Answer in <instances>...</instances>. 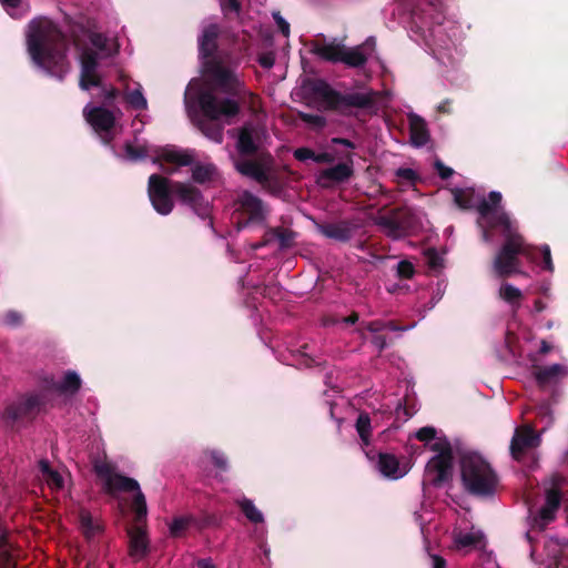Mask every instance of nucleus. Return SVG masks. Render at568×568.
<instances>
[{
    "instance_id": "1",
    "label": "nucleus",
    "mask_w": 568,
    "mask_h": 568,
    "mask_svg": "<svg viewBox=\"0 0 568 568\" xmlns=\"http://www.w3.org/2000/svg\"><path fill=\"white\" fill-rule=\"evenodd\" d=\"M246 94L244 83L233 67L220 59L204 63L200 79H193L185 91V103H196L204 116L200 121L201 131L212 141L222 142L223 125L209 121H226L240 111L239 99Z\"/></svg>"
},
{
    "instance_id": "2",
    "label": "nucleus",
    "mask_w": 568,
    "mask_h": 568,
    "mask_svg": "<svg viewBox=\"0 0 568 568\" xmlns=\"http://www.w3.org/2000/svg\"><path fill=\"white\" fill-rule=\"evenodd\" d=\"M500 201L501 194L493 191L489 193L488 200H483L477 209L480 214L479 224L484 227L483 237L486 242L490 241V234L486 226L503 227L505 242L494 258L493 268L497 276L507 277L514 274H524L518 255L532 262L535 253L534 247L528 245L517 232V227L509 216L498 209Z\"/></svg>"
},
{
    "instance_id": "3",
    "label": "nucleus",
    "mask_w": 568,
    "mask_h": 568,
    "mask_svg": "<svg viewBox=\"0 0 568 568\" xmlns=\"http://www.w3.org/2000/svg\"><path fill=\"white\" fill-rule=\"evenodd\" d=\"M27 45L32 61L60 79L69 71L65 41L57 26L47 18H37L29 24Z\"/></svg>"
},
{
    "instance_id": "4",
    "label": "nucleus",
    "mask_w": 568,
    "mask_h": 568,
    "mask_svg": "<svg viewBox=\"0 0 568 568\" xmlns=\"http://www.w3.org/2000/svg\"><path fill=\"white\" fill-rule=\"evenodd\" d=\"M416 438L420 442L429 443V448L435 456L428 462L426 471L429 480L434 485H440L452 475V447L449 442L442 436H437L434 427L427 426L416 433Z\"/></svg>"
},
{
    "instance_id": "5",
    "label": "nucleus",
    "mask_w": 568,
    "mask_h": 568,
    "mask_svg": "<svg viewBox=\"0 0 568 568\" xmlns=\"http://www.w3.org/2000/svg\"><path fill=\"white\" fill-rule=\"evenodd\" d=\"M462 480L469 493L480 496L493 494L497 486V476L489 463L476 453L463 456Z\"/></svg>"
},
{
    "instance_id": "6",
    "label": "nucleus",
    "mask_w": 568,
    "mask_h": 568,
    "mask_svg": "<svg viewBox=\"0 0 568 568\" xmlns=\"http://www.w3.org/2000/svg\"><path fill=\"white\" fill-rule=\"evenodd\" d=\"M97 475L103 480L105 490L109 494L118 491H134L132 508L135 511L136 521L145 518L148 514L145 496L140 489L139 483L130 477L122 476L114 471V467L108 462H97L94 464Z\"/></svg>"
},
{
    "instance_id": "7",
    "label": "nucleus",
    "mask_w": 568,
    "mask_h": 568,
    "mask_svg": "<svg viewBox=\"0 0 568 568\" xmlns=\"http://www.w3.org/2000/svg\"><path fill=\"white\" fill-rule=\"evenodd\" d=\"M89 41L91 48L83 50L80 55L81 71L79 84L82 90H89L93 87H102L99 60L106 55V37L101 33H91L89 36Z\"/></svg>"
},
{
    "instance_id": "8",
    "label": "nucleus",
    "mask_w": 568,
    "mask_h": 568,
    "mask_svg": "<svg viewBox=\"0 0 568 568\" xmlns=\"http://www.w3.org/2000/svg\"><path fill=\"white\" fill-rule=\"evenodd\" d=\"M312 52L321 59L329 62H343L348 67L363 65L367 57L364 53V45L346 48L336 39L329 41H316L312 45Z\"/></svg>"
},
{
    "instance_id": "9",
    "label": "nucleus",
    "mask_w": 568,
    "mask_h": 568,
    "mask_svg": "<svg viewBox=\"0 0 568 568\" xmlns=\"http://www.w3.org/2000/svg\"><path fill=\"white\" fill-rule=\"evenodd\" d=\"M374 221L385 234L393 239L404 236L409 227L408 211L406 209H396L381 213Z\"/></svg>"
},
{
    "instance_id": "10",
    "label": "nucleus",
    "mask_w": 568,
    "mask_h": 568,
    "mask_svg": "<svg viewBox=\"0 0 568 568\" xmlns=\"http://www.w3.org/2000/svg\"><path fill=\"white\" fill-rule=\"evenodd\" d=\"M149 197L154 210L162 214L168 215L173 210V201L170 197L169 180L152 174L149 179Z\"/></svg>"
},
{
    "instance_id": "11",
    "label": "nucleus",
    "mask_w": 568,
    "mask_h": 568,
    "mask_svg": "<svg viewBox=\"0 0 568 568\" xmlns=\"http://www.w3.org/2000/svg\"><path fill=\"white\" fill-rule=\"evenodd\" d=\"M235 169L261 184H266L273 174V160L271 155H262L258 160H236Z\"/></svg>"
},
{
    "instance_id": "12",
    "label": "nucleus",
    "mask_w": 568,
    "mask_h": 568,
    "mask_svg": "<svg viewBox=\"0 0 568 568\" xmlns=\"http://www.w3.org/2000/svg\"><path fill=\"white\" fill-rule=\"evenodd\" d=\"M83 114L102 140L106 143L110 142L112 139L110 131L113 129L115 122L113 113L103 108L91 106L89 104L84 108Z\"/></svg>"
},
{
    "instance_id": "13",
    "label": "nucleus",
    "mask_w": 568,
    "mask_h": 568,
    "mask_svg": "<svg viewBox=\"0 0 568 568\" xmlns=\"http://www.w3.org/2000/svg\"><path fill=\"white\" fill-rule=\"evenodd\" d=\"M486 545L485 535L480 529L470 527L463 529L455 527L453 530V547L454 549L463 552L483 549Z\"/></svg>"
},
{
    "instance_id": "14",
    "label": "nucleus",
    "mask_w": 568,
    "mask_h": 568,
    "mask_svg": "<svg viewBox=\"0 0 568 568\" xmlns=\"http://www.w3.org/2000/svg\"><path fill=\"white\" fill-rule=\"evenodd\" d=\"M539 444L540 435L536 434L530 426L525 425L516 428L510 444V453L515 459L520 460L527 452L536 448Z\"/></svg>"
},
{
    "instance_id": "15",
    "label": "nucleus",
    "mask_w": 568,
    "mask_h": 568,
    "mask_svg": "<svg viewBox=\"0 0 568 568\" xmlns=\"http://www.w3.org/2000/svg\"><path fill=\"white\" fill-rule=\"evenodd\" d=\"M174 194L179 200L189 205L200 216H206L210 211L209 202L204 201L197 189L190 184L175 183L172 186Z\"/></svg>"
},
{
    "instance_id": "16",
    "label": "nucleus",
    "mask_w": 568,
    "mask_h": 568,
    "mask_svg": "<svg viewBox=\"0 0 568 568\" xmlns=\"http://www.w3.org/2000/svg\"><path fill=\"white\" fill-rule=\"evenodd\" d=\"M43 400L44 398L40 394H29L22 396L6 408L3 418L7 422H16L17 419L32 414L39 409L43 404Z\"/></svg>"
},
{
    "instance_id": "17",
    "label": "nucleus",
    "mask_w": 568,
    "mask_h": 568,
    "mask_svg": "<svg viewBox=\"0 0 568 568\" xmlns=\"http://www.w3.org/2000/svg\"><path fill=\"white\" fill-rule=\"evenodd\" d=\"M552 486L546 491V503L539 511V525L544 528L547 524H549L554 518L557 509L559 508L561 495L558 488L562 485L565 479L555 475L551 477Z\"/></svg>"
},
{
    "instance_id": "18",
    "label": "nucleus",
    "mask_w": 568,
    "mask_h": 568,
    "mask_svg": "<svg viewBox=\"0 0 568 568\" xmlns=\"http://www.w3.org/2000/svg\"><path fill=\"white\" fill-rule=\"evenodd\" d=\"M263 136V130L251 125L244 126L239 134L236 144L237 151L241 154H252L256 152L262 144Z\"/></svg>"
},
{
    "instance_id": "19",
    "label": "nucleus",
    "mask_w": 568,
    "mask_h": 568,
    "mask_svg": "<svg viewBox=\"0 0 568 568\" xmlns=\"http://www.w3.org/2000/svg\"><path fill=\"white\" fill-rule=\"evenodd\" d=\"M376 468L384 477L390 479L402 478L408 471L405 464H400L396 456L387 453L378 454Z\"/></svg>"
},
{
    "instance_id": "20",
    "label": "nucleus",
    "mask_w": 568,
    "mask_h": 568,
    "mask_svg": "<svg viewBox=\"0 0 568 568\" xmlns=\"http://www.w3.org/2000/svg\"><path fill=\"white\" fill-rule=\"evenodd\" d=\"M239 209L248 216V221H264L266 209L262 201L250 192H243L239 199Z\"/></svg>"
},
{
    "instance_id": "21",
    "label": "nucleus",
    "mask_w": 568,
    "mask_h": 568,
    "mask_svg": "<svg viewBox=\"0 0 568 568\" xmlns=\"http://www.w3.org/2000/svg\"><path fill=\"white\" fill-rule=\"evenodd\" d=\"M129 535V555L134 561L143 559L149 551V539L146 532L141 527L130 528Z\"/></svg>"
},
{
    "instance_id": "22",
    "label": "nucleus",
    "mask_w": 568,
    "mask_h": 568,
    "mask_svg": "<svg viewBox=\"0 0 568 568\" xmlns=\"http://www.w3.org/2000/svg\"><path fill=\"white\" fill-rule=\"evenodd\" d=\"M155 162L159 163H171L175 166H186L192 164L193 154L186 150H180L175 146H165L161 149L160 153L155 158Z\"/></svg>"
},
{
    "instance_id": "23",
    "label": "nucleus",
    "mask_w": 568,
    "mask_h": 568,
    "mask_svg": "<svg viewBox=\"0 0 568 568\" xmlns=\"http://www.w3.org/2000/svg\"><path fill=\"white\" fill-rule=\"evenodd\" d=\"M39 469L41 479L51 490H62L64 488V476L57 469H53L47 460H40Z\"/></svg>"
},
{
    "instance_id": "24",
    "label": "nucleus",
    "mask_w": 568,
    "mask_h": 568,
    "mask_svg": "<svg viewBox=\"0 0 568 568\" xmlns=\"http://www.w3.org/2000/svg\"><path fill=\"white\" fill-rule=\"evenodd\" d=\"M568 375V369L564 365L554 364L547 367L538 368L535 377L539 385L545 386Z\"/></svg>"
},
{
    "instance_id": "25",
    "label": "nucleus",
    "mask_w": 568,
    "mask_h": 568,
    "mask_svg": "<svg viewBox=\"0 0 568 568\" xmlns=\"http://www.w3.org/2000/svg\"><path fill=\"white\" fill-rule=\"evenodd\" d=\"M498 297L507 303L513 311H517L521 305L524 294L517 286L504 282L498 288Z\"/></svg>"
},
{
    "instance_id": "26",
    "label": "nucleus",
    "mask_w": 568,
    "mask_h": 568,
    "mask_svg": "<svg viewBox=\"0 0 568 568\" xmlns=\"http://www.w3.org/2000/svg\"><path fill=\"white\" fill-rule=\"evenodd\" d=\"M353 174L352 163H339L333 168L324 170L320 174V182L325 181L343 182L349 179Z\"/></svg>"
},
{
    "instance_id": "27",
    "label": "nucleus",
    "mask_w": 568,
    "mask_h": 568,
    "mask_svg": "<svg viewBox=\"0 0 568 568\" xmlns=\"http://www.w3.org/2000/svg\"><path fill=\"white\" fill-rule=\"evenodd\" d=\"M219 34V28L216 24H209L204 27L202 31V36L200 37V53L203 57H209L215 50L216 43L215 40Z\"/></svg>"
},
{
    "instance_id": "28",
    "label": "nucleus",
    "mask_w": 568,
    "mask_h": 568,
    "mask_svg": "<svg viewBox=\"0 0 568 568\" xmlns=\"http://www.w3.org/2000/svg\"><path fill=\"white\" fill-rule=\"evenodd\" d=\"M410 140L414 145L422 146L428 141V132L423 119L417 115L409 118Z\"/></svg>"
},
{
    "instance_id": "29",
    "label": "nucleus",
    "mask_w": 568,
    "mask_h": 568,
    "mask_svg": "<svg viewBox=\"0 0 568 568\" xmlns=\"http://www.w3.org/2000/svg\"><path fill=\"white\" fill-rule=\"evenodd\" d=\"M81 386L80 376L75 372H67L62 382L52 384L51 388L61 394H74Z\"/></svg>"
},
{
    "instance_id": "30",
    "label": "nucleus",
    "mask_w": 568,
    "mask_h": 568,
    "mask_svg": "<svg viewBox=\"0 0 568 568\" xmlns=\"http://www.w3.org/2000/svg\"><path fill=\"white\" fill-rule=\"evenodd\" d=\"M80 526L87 538H92L102 530L100 521L92 517L87 510H81L79 515Z\"/></svg>"
},
{
    "instance_id": "31",
    "label": "nucleus",
    "mask_w": 568,
    "mask_h": 568,
    "mask_svg": "<svg viewBox=\"0 0 568 568\" xmlns=\"http://www.w3.org/2000/svg\"><path fill=\"white\" fill-rule=\"evenodd\" d=\"M237 505L250 521L254 524L263 523V514L255 507L252 500L242 498L237 500Z\"/></svg>"
},
{
    "instance_id": "32",
    "label": "nucleus",
    "mask_w": 568,
    "mask_h": 568,
    "mask_svg": "<svg viewBox=\"0 0 568 568\" xmlns=\"http://www.w3.org/2000/svg\"><path fill=\"white\" fill-rule=\"evenodd\" d=\"M216 175V168L211 163L196 165L193 169V179L200 183L212 181Z\"/></svg>"
},
{
    "instance_id": "33",
    "label": "nucleus",
    "mask_w": 568,
    "mask_h": 568,
    "mask_svg": "<svg viewBox=\"0 0 568 568\" xmlns=\"http://www.w3.org/2000/svg\"><path fill=\"white\" fill-rule=\"evenodd\" d=\"M355 426H356V430H357L363 444L368 445L371 435H372L371 418H369L368 414H366V413L359 414Z\"/></svg>"
},
{
    "instance_id": "34",
    "label": "nucleus",
    "mask_w": 568,
    "mask_h": 568,
    "mask_svg": "<svg viewBox=\"0 0 568 568\" xmlns=\"http://www.w3.org/2000/svg\"><path fill=\"white\" fill-rule=\"evenodd\" d=\"M12 558L13 555L8 539V534L4 530H0V559L3 568H11Z\"/></svg>"
},
{
    "instance_id": "35",
    "label": "nucleus",
    "mask_w": 568,
    "mask_h": 568,
    "mask_svg": "<svg viewBox=\"0 0 568 568\" xmlns=\"http://www.w3.org/2000/svg\"><path fill=\"white\" fill-rule=\"evenodd\" d=\"M125 99L130 103V105L136 110L146 109V99L144 98L140 85L136 89L126 92Z\"/></svg>"
},
{
    "instance_id": "36",
    "label": "nucleus",
    "mask_w": 568,
    "mask_h": 568,
    "mask_svg": "<svg viewBox=\"0 0 568 568\" xmlns=\"http://www.w3.org/2000/svg\"><path fill=\"white\" fill-rule=\"evenodd\" d=\"M454 200L455 203L462 207V209H468L470 207L473 203V195L474 192L471 190H463V189H456L454 190Z\"/></svg>"
},
{
    "instance_id": "37",
    "label": "nucleus",
    "mask_w": 568,
    "mask_h": 568,
    "mask_svg": "<svg viewBox=\"0 0 568 568\" xmlns=\"http://www.w3.org/2000/svg\"><path fill=\"white\" fill-rule=\"evenodd\" d=\"M192 518L189 516H182L174 518L170 525V532L172 536L178 537L190 526Z\"/></svg>"
},
{
    "instance_id": "38",
    "label": "nucleus",
    "mask_w": 568,
    "mask_h": 568,
    "mask_svg": "<svg viewBox=\"0 0 568 568\" xmlns=\"http://www.w3.org/2000/svg\"><path fill=\"white\" fill-rule=\"evenodd\" d=\"M149 154V150L145 145L134 146L131 143L125 144V156L131 161H136L145 158Z\"/></svg>"
},
{
    "instance_id": "39",
    "label": "nucleus",
    "mask_w": 568,
    "mask_h": 568,
    "mask_svg": "<svg viewBox=\"0 0 568 568\" xmlns=\"http://www.w3.org/2000/svg\"><path fill=\"white\" fill-rule=\"evenodd\" d=\"M414 265L408 261H400L397 264V275L402 278H410L414 275Z\"/></svg>"
},
{
    "instance_id": "40",
    "label": "nucleus",
    "mask_w": 568,
    "mask_h": 568,
    "mask_svg": "<svg viewBox=\"0 0 568 568\" xmlns=\"http://www.w3.org/2000/svg\"><path fill=\"white\" fill-rule=\"evenodd\" d=\"M294 156L298 161L313 160L315 162L316 153L308 148H300L294 151Z\"/></svg>"
},
{
    "instance_id": "41",
    "label": "nucleus",
    "mask_w": 568,
    "mask_h": 568,
    "mask_svg": "<svg viewBox=\"0 0 568 568\" xmlns=\"http://www.w3.org/2000/svg\"><path fill=\"white\" fill-rule=\"evenodd\" d=\"M346 101L354 106H365L369 103V98L364 94H351L347 97Z\"/></svg>"
},
{
    "instance_id": "42",
    "label": "nucleus",
    "mask_w": 568,
    "mask_h": 568,
    "mask_svg": "<svg viewBox=\"0 0 568 568\" xmlns=\"http://www.w3.org/2000/svg\"><path fill=\"white\" fill-rule=\"evenodd\" d=\"M303 120L314 126L323 128L325 125V120L321 115H313V114H303Z\"/></svg>"
},
{
    "instance_id": "43",
    "label": "nucleus",
    "mask_w": 568,
    "mask_h": 568,
    "mask_svg": "<svg viewBox=\"0 0 568 568\" xmlns=\"http://www.w3.org/2000/svg\"><path fill=\"white\" fill-rule=\"evenodd\" d=\"M0 1L4 6V8L7 9V11L9 12L10 16H12V17L18 16L16 10L19 8L21 0H0Z\"/></svg>"
},
{
    "instance_id": "44",
    "label": "nucleus",
    "mask_w": 568,
    "mask_h": 568,
    "mask_svg": "<svg viewBox=\"0 0 568 568\" xmlns=\"http://www.w3.org/2000/svg\"><path fill=\"white\" fill-rule=\"evenodd\" d=\"M274 17V20L278 27V29L282 31V33L287 37L290 34V24L288 22H286L280 13H274L273 14Z\"/></svg>"
},
{
    "instance_id": "45",
    "label": "nucleus",
    "mask_w": 568,
    "mask_h": 568,
    "mask_svg": "<svg viewBox=\"0 0 568 568\" xmlns=\"http://www.w3.org/2000/svg\"><path fill=\"white\" fill-rule=\"evenodd\" d=\"M221 7L224 12L233 11L237 13L240 10V4L236 0H222Z\"/></svg>"
},
{
    "instance_id": "46",
    "label": "nucleus",
    "mask_w": 568,
    "mask_h": 568,
    "mask_svg": "<svg viewBox=\"0 0 568 568\" xmlns=\"http://www.w3.org/2000/svg\"><path fill=\"white\" fill-rule=\"evenodd\" d=\"M396 175L408 182H413L416 179V173L412 169H398Z\"/></svg>"
},
{
    "instance_id": "47",
    "label": "nucleus",
    "mask_w": 568,
    "mask_h": 568,
    "mask_svg": "<svg viewBox=\"0 0 568 568\" xmlns=\"http://www.w3.org/2000/svg\"><path fill=\"white\" fill-rule=\"evenodd\" d=\"M541 251H542L544 263H545L544 267L548 271H552L554 265H552V261H551L549 246L548 245L542 246Z\"/></svg>"
},
{
    "instance_id": "48",
    "label": "nucleus",
    "mask_w": 568,
    "mask_h": 568,
    "mask_svg": "<svg viewBox=\"0 0 568 568\" xmlns=\"http://www.w3.org/2000/svg\"><path fill=\"white\" fill-rule=\"evenodd\" d=\"M432 568H447L446 560L437 555L430 556Z\"/></svg>"
},
{
    "instance_id": "49",
    "label": "nucleus",
    "mask_w": 568,
    "mask_h": 568,
    "mask_svg": "<svg viewBox=\"0 0 568 568\" xmlns=\"http://www.w3.org/2000/svg\"><path fill=\"white\" fill-rule=\"evenodd\" d=\"M436 168H437V171L439 173V175L443 178V179H447L449 178L452 174H453V170L449 169V168H446L444 164H442L440 162H437L436 163Z\"/></svg>"
},
{
    "instance_id": "50",
    "label": "nucleus",
    "mask_w": 568,
    "mask_h": 568,
    "mask_svg": "<svg viewBox=\"0 0 568 568\" xmlns=\"http://www.w3.org/2000/svg\"><path fill=\"white\" fill-rule=\"evenodd\" d=\"M333 160V155L327 152L318 153L315 156V162L317 163H331Z\"/></svg>"
},
{
    "instance_id": "51",
    "label": "nucleus",
    "mask_w": 568,
    "mask_h": 568,
    "mask_svg": "<svg viewBox=\"0 0 568 568\" xmlns=\"http://www.w3.org/2000/svg\"><path fill=\"white\" fill-rule=\"evenodd\" d=\"M386 327L384 323L381 322H372L367 325V329L371 332H379L383 331Z\"/></svg>"
},
{
    "instance_id": "52",
    "label": "nucleus",
    "mask_w": 568,
    "mask_h": 568,
    "mask_svg": "<svg viewBox=\"0 0 568 568\" xmlns=\"http://www.w3.org/2000/svg\"><path fill=\"white\" fill-rule=\"evenodd\" d=\"M213 460L217 467L225 468L226 466V459L223 457V455L213 454L212 455Z\"/></svg>"
},
{
    "instance_id": "53",
    "label": "nucleus",
    "mask_w": 568,
    "mask_h": 568,
    "mask_svg": "<svg viewBox=\"0 0 568 568\" xmlns=\"http://www.w3.org/2000/svg\"><path fill=\"white\" fill-rule=\"evenodd\" d=\"M260 63L262 67L270 69L273 65L274 60L271 55H263L260 58Z\"/></svg>"
},
{
    "instance_id": "54",
    "label": "nucleus",
    "mask_w": 568,
    "mask_h": 568,
    "mask_svg": "<svg viewBox=\"0 0 568 568\" xmlns=\"http://www.w3.org/2000/svg\"><path fill=\"white\" fill-rule=\"evenodd\" d=\"M332 142L335 143V144H342L346 148H351L353 149L354 148V144L353 142H351L349 140L347 139H342V138H334L332 139Z\"/></svg>"
},
{
    "instance_id": "55",
    "label": "nucleus",
    "mask_w": 568,
    "mask_h": 568,
    "mask_svg": "<svg viewBox=\"0 0 568 568\" xmlns=\"http://www.w3.org/2000/svg\"><path fill=\"white\" fill-rule=\"evenodd\" d=\"M199 568H215L210 559H202L197 562Z\"/></svg>"
},
{
    "instance_id": "56",
    "label": "nucleus",
    "mask_w": 568,
    "mask_h": 568,
    "mask_svg": "<svg viewBox=\"0 0 568 568\" xmlns=\"http://www.w3.org/2000/svg\"><path fill=\"white\" fill-rule=\"evenodd\" d=\"M7 321H8L9 324H17V323L20 322V317L16 313H9L7 315Z\"/></svg>"
},
{
    "instance_id": "57",
    "label": "nucleus",
    "mask_w": 568,
    "mask_h": 568,
    "mask_svg": "<svg viewBox=\"0 0 568 568\" xmlns=\"http://www.w3.org/2000/svg\"><path fill=\"white\" fill-rule=\"evenodd\" d=\"M550 351V346L546 343V342H542L541 343V347H540V352L546 354Z\"/></svg>"
},
{
    "instance_id": "58",
    "label": "nucleus",
    "mask_w": 568,
    "mask_h": 568,
    "mask_svg": "<svg viewBox=\"0 0 568 568\" xmlns=\"http://www.w3.org/2000/svg\"><path fill=\"white\" fill-rule=\"evenodd\" d=\"M535 308L537 312H541L544 310V304L540 301H536Z\"/></svg>"
},
{
    "instance_id": "59",
    "label": "nucleus",
    "mask_w": 568,
    "mask_h": 568,
    "mask_svg": "<svg viewBox=\"0 0 568 568\" xmlns=\"http://www.w3.org/2000/svg\"><path fill=\"white\" fill-rule=\"evenodd\" d=\"M114 95H115V90L110 89V90L106 91L105 98L106 99H112V98H114Z\"/></svg>"
},
{
    "instance_id": "60",
    "label": "nucleus",
    "mask_w": 568,
    "mask_h": 568,
    "mask_svg": "<svg viewBox=\"0 0 568 568\" xmlns=\"http://www.w3.org/2000/svg\"><path fill=\"white\" fill-rule=\"evenodd\" d=\"M345 321L347 323L354 324L357 321V316L356 315H352V316L345 318Z\"/></svg>"
}]
</instances>
